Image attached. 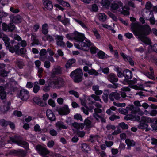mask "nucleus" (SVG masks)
<instances>
[{
	"mask_svg": "<svg viewBox=\"0 0 157 157\" xmlns=\"http://www.w3.org/2000/svg\"><path fill=\"white\" fill-rule=\"evenodd\" d=\"M137 128L140 129H145V131L147 132H148L150 129V128H148V124L141 121H140L139 124L137 125Z\"/></svg>",
	"mask_w": 157,
	"mask_h": 157,
	"instance_id": "2eb2a0df",
	"label": "nucleus"
},
{
	"mask_svg": "<svg viewBox=\"0 0 157 157\" xmlns=\"http://www.w3.org/2000/svg\"><path fill=\"white\" fill-rule=\"evenodd\" d=\"M2 40L4 42L6 48L7 49L10 46V39L7 35H4L2 37Z\"/></svg>",
	"mask_w": 157,
	"mask_h": 157,
	"instance_id": "c756f323",
	"label": "nucleus"
},
{
	"mask_svg": "<svg viewBox=\"0 0 157 157\" xmlns=\"http://www.w3.org/2000/svg\"><path fill=\"white\" fill-rule=\"evenodd\" d=\"M10 18L11 20L15 23H21L22 21V17L19 15L13 16V15L10 16Z\"/></svg>",
	"mask_w": 157,
	"mask_h": 157,
	"instance_id": "dca6fc26",
	"label": "nucleus"
},
{
	"mask_svg": "<svg viewBox=\"0 0 157 157\" xmlns=\"http://www.w3.org/2000/svg\"><path fill=\"white\" fill-rule=\"evenodd\" d=\"M43 3L45 7L44 10H45V8L47 10L51 11L53 8V5L52 1L49 0H43Z\"/></svg>",
	"mask_w": 157,
	"mask_h": 157,
	"instance_id": "9b49d317",
	"label": "nucleus"
},
{
	"mask_svg": "<svg viewBox=\"0 0 157 157\" xmlns=\"http://www.w3.org/2000/svg\"><path fill=\"white\" fill-rule=\"evenodd\" d=\"M62 73V68L60 66H57L54 67L51 71V77L54 78L56 75L61 74Z\"/></svg>",
	"mask_w": 157,
	"mask_h": 157,
	"instance_id": "9d476101",
	"label": "nucleus"
},
{
	"mask_svg": "<svg viewBox=\"0 0 157 157\" xmlns=\"http://www.w3.org/2000/svg\"><path fill=\"white\" fill-rule=\"evenodd\" d=\"M38 69V76L40 78H41L42 76V74L43 73V69L42 67H40L37 68Z\"/></svg>",
	"mask_w": 157,
	"mask_h": 157,
	"instance_id": "603ef678",
	"label": "nucleus"
},
{
	"mask_svg": "<svg viewBox=\"0 0 157 157\" xmlns=\"http://www.w3.org/2000/svg\"><path fill=\"white\" fill-rule=\"evenodd\" d=\"M55 143L54 141L51 140L49 141L47 143L48 147L49 148H52L54 146Z\"/></svg>",
	"mask_w": 157,
	"mask_h": 157,
	"instance_id": "680f3d73",
	"label": "nucleus"
},
{
	"mask_svg": "<svg viewBox=\"0 0 157 157\" xmlns=\"http://www.w3.org/2000/svg\"><path fill=\"white\" fill-rule=\"evenodd\" d=\"M83 75L82 71L80 68L75 70L70 74V77L75 83H78L82 81Z\"/></svg>",
	"mask_w": 157,
	"mask_h": 157,
	"instance_id": "7ed1b4c3",
	"label": "nucleus"
},
{
	"mask_svg": "<svg viewBox=\"0 0 157 157\" xmlns=\"http://www.w3.org/2000/svg\"><path fill=\"white\" fill-rule=\"evenodd\" d=\"M121 55L125 61L128 62L132 66H134V62L132 58L129 56H126L123 53H121Z\"/></svg>",
	"mask_w": 157,
	"mask_h": 157,
	"instance_id": "f3484780",
	"label": "nucleus"
},
{
	"mask_svg": "<svg viewBox=\"0 0 157 157\" xmlns=\"http://www.w3.org/2000/svg\"><path fill=\"white\" fill-rule=\"evenodd\" d=\"M48 24L47 23L43 24L42 26V33L44 35H46L48 33Z\"/></svg>",
	"mask_w": 157,
	"mask_h": 157,
	"instance_id": "7c9ffc66",
	"label": "nucleus"
},
{
	"mask_svg": "<svg viewBox=\"0 0 157 157\" xmlns=\"http://www.w3.org/2000/svg\"><path fill=\"white\" fill-rule=\"evenodd\" d=\"M108 86L110 88L116 89L118 86V84L114 82L113 83V84H109Z\"/></svg>",
	"mask_w": 157,
	"mask_h": 157,
	"instance_id": "0e129e2a",
	"label": "nucleus"
},
{
	"mask_svg": "<svg viewBox=\"0 0 157 157\" xmlns=\"http://www.w3.org/2000/svg\"><path fill=\"white\" fill-rule=\"evenodd\" d=\"M84 125H86V128L87 129H90L93 127L91 121L87 118L85 119L84 121Z\"/></svg>",
	"mask_w": 157,
	"mask_h": 157,
	"instance_id": "473e14b6",
	"label": "nucleus"
},
{
	"mask_svg": "<svg viewBox=\"0 0 157 157\" xmlns=\"http://www.w3.org/2000/svg\"><path fill=\"white\" fill-rule=\"evenodd\" d=\"M20 48V43H18L17 44L13 47H12L10 45L7 49H8L11 52L13 53L14 52L16 54H19V49Z\"/></svg>",
	"mask_w": 157,
	"mask_h": 157,
	"instance_id": "4468645a",
	"label": "nucleus"
},
{
	"mask_svg": "<svg viewBox=\"0 0 157 157\" xmlns=\"http://www.w3.org/2000/svg\"><path fill=\"white\" fill-rule=\"evenodd\" d=\"M35 148L37 151L38 153L42 156H44L50 153V151L47 148L40 144L36 146Z\"/></svg>",
	"mask_w": 157,
	"mask_h": 157,
	"instance_id": "0eeeda50",
	"label": "nucleus"
},
{
	"mask_svg": "<svg viewBox=\"0 0 157 157\" xmlns=\"http://www.w3.org/2000/svg\"><path fill=\"white\" fill-rule=\"evenodd\" d=\"M99 19L102 22L105 21L106 20L107 16L104 13H100L98 14Z\"/></svg>",
	"mask_w": 157,
	"mask_h": 157,
	"instance_id": "c9c22d12",
	"label": "nucleus"
},
{
	"mask_svg": "<svg viewBox=\"0 0 157 157\" xmlns=\"http://www.w3.org/2000/svg\"><path fill=\"white\" fill-rule=\"evenodd\" d=\"M107 79L111 83H113L118 81V79L116 75L113 73H110L107 77Z\"/></svg>",
	"mask_w": 157,
	"mask_h": 157,
	"instance_id": "6ab92c4d",
	"label": "nucleus"
},
{
	"mask_svg": "<svg viewBox=\"0 0 157 157\" xmlns=\"http://www.w3.org/2000/svg\"><path fill=\"white\" fill-rule=\"evenodd\" d=\"M119 116L116 115L114 114L112 115L109 117V119L111 121H113L116 119H119Z\"/></svg>",
	"mask_w": 157,
	"mask_h": 157,
	"instance_id": "052dcab7",
	"label": "nucleus"
},
{
	"mask_svg": "<svg viewBox=\"0 0 157 157\" xmlns=\"http://www.w3.org/2000/svg\"><path fill=\"white\" fill-rule=\"evenodd\" d=\"M97 55L100 59H103L105 57V53L102 51H100L98 52Z\"/></svg>",
	"mask_w": 157,
	"mask_h": 157,
	"instance_id": "37998d69",
	"label": "nucleus"
},
{
	"mask_svg": "<svg viewBox=\"0 0 157 157\" xmlns=\"http://www.w3.org/2000/svg\"><path fill=\"white\" fill-rule=\"evenodd\" d=\"M151 3L149 1L147 2L146 3L144 8L150 10V9L152 7Z\"/></svg>",
	"mask_w": 157,
	"mask_h": 157,
	"instance_id": "13d9d810",
	"label": "nucleus"
},
{
	"mask_svg": "<svg viewBox=\"0 0 157 157\" xmlns=\"http://www.w3.org/2000/svg\"><path fill=\"white\" fill-rule=\"evenodd\" d=\"M155 120L154 119H151L147 116H143L141 118V121L145 123H153L155 121Z\"/></svg>",
	"mask_w": 157,
	"mask_h": 157,
	"instance_id": "bb28decb",
	"label": "nucleus"
},
{
	"mask_svg": "<svg viewBox=\"0 0 157 157\" xmlns=\"http://www.w3.org/2000/svg\"><path fill=\"white\" fill-rule=\"evenodd\" d=\"M75 20L77 22L78 24L80 25L83 28H87V26H86L85 24L82 21L79 20L77 19H75Z\"/></svg>",
	"mask_w": 157,
	"mask_h": 157,
	"instance_id": "864d4df0",
	"label": "nucleus"
},
{
	"mask_svg": "<svg viewBox=\"0 0 157 157\" xmlns=\"http://www.w3.org/2000/svg\"><path fill=\"white\" fill-rule=\"evenodd\" d=\"M74 119L77 120H79L81 121H82L83 119L81 115L80 114H76L74 116Z\"/></svg>",
	"mask_w": 157,
	"mask_h": 157,
	"instance_id": "3c124183",
	"label": "nucleus"
},
{
	"mask_svg": "<svg viewBox=\"0 0 157 157\" xmlns=\"http://www.w3.org/2000/svg\"><path fill=\"white\" fill-rule=\"evenodd\" d=\"M81 147L82 151L86 152H88L90 150L89 146L86 143L82 144L81 145Z\"/></svg>",
	"mask_w": 157,
	"mask_h": 157,
	"instance_id": "72a5a7b5",
	"label": "nucleus"
},
{
	"mask_svg": "<svg viewBox=\"0 0 157 157\" xmlns=\"http://www.w3.org/2000/svg\"><path fill=\"white\" fill-rule=\"evenodd\" d=\"M31 40L33 41V42L31 43L32 46L36 44L38 45L39 44V40L37 38V36L36 35H32L31 38Z\"/></svg>",
	"mask_w": 157,
	"mask_h": 157,
	"instance_id": "f704fd0d",
	"label": "nucleus"
},
{
	"mask_svg": "<svg viewBox=\"0 0 157 157\" xmlns=\"http://www.w3.org/2000/svg\"><path fill=\"white\" fill-rule=\"evenodd\" d=\"M109 98L112 101H113L115 99L117 100H122V98L120 96V94L117 92H112L109 94Z\"/></svg>",
	"mask_w": 157,
	"mask_h": 157,
	"instance_id": "1a4fd4ad",
	"label": "nucleus"
},
{
	"mask_svg": "<svg viewBox=\"0 0 157 157\" xmlns=\"http://www.w3.org/2000/svg\"><path fill=\"white\" fill-rule=\"evenodd\" d=\"M12 152V153L15 154L16 155L19 157H25L27 154L26 151L21 149L17 150H13Z\"/></svg>",
	"mask_w": 157,
	"mask_h": 157,
	"instance_id": "ddd939ff",
	"label": "nucleus"
},
{
	"mask_svg": "<svg viewBox=\"0 0 157 157\" xmlns=\"http://www.w3.org/2000/svg\"><path fill=\"white\" fill-rule=\"evenodd\" d=\"M109 93L108 92H104L102 96L103 101L105 103H107L108 100Z\"/></svg>",
	"mask_w": 157,
	"mask_h": 157,
	"instance_id": "a19ab883",
	"label": "nucleus"
},
{
	"mask_svg": "<svg viewBox=\"0 0 157 157\" xmlns=\"http://www.w3.org/2000/svg\"><path fill=\"white\" fill-rule=\"evenodd\" d=\"M46 114L48 118L52 121L56 120V117L52 111L50 109H48L46 111Z\"/></svg>",
	"mask_w": 157,
	"mask_h": 157,
	"instance_id": "a211bd4d",
	"label": "nucleus"
},
{
	"mask_svg": "<svg viewBox=\"0 0 157 157\" xmlns=\"http://www.w3.org/2000/svg\"><path fill=\"white\" fill-rule=\"evenodd\" d=\"M9 121H7L5 119H0V125L3 127H5L8 125Z\"/></svg>",
	"mask_w": 157,
	"mask_h": 157,
	"instance_id": "4c0bfd02",
	"label": "nucleus"
},
{
	"mask_svg": "<svg viewBox=\"0 0 157 157\" xmlns=\"http://www.w3.org/2000/svg\"><path fill=\"white\" fill-rule=\"evenodd\" d=\"M116 109V107L114 106H112L109 109L107 110L106 112L108 114L110 115L112 113V110L115 111Z\"/></svg>",
	"mask_w": 157,
	"mask_h": 157,
	"instance_id": "8fccbe9b",
	"label": "nucleus"
},
{
	"mask_svg": "<svg viewBox=\"0 0 157 157\" xmlns=\"http://www.w3.org/2000/svg\"><path fill=\"white\" fill-rule=\"evenodd\" d=\"M19 97L22 101H27L30 97L29 92L26 90L23 89L20 91L18 95Z\"/></svg>",
	"mask_w": 157,
	"mask_h": 157,
	"instance_id": "6e6552de",
	"label": "nucleus"
},
{
	"mask_svg": "<svg viewBox=\"0 0 157 157\" xmlns=\"http://www.w3.org/2000/svg\"><path fill=\"white\" fill-rule=\"evenodd\" d=\"M98 153V154L100 155L101 157H107V156L106 153L103 151H101Z\"/></svg>",
	"mask_w": 157,
	"mask_h": 157,
	"instance_id": "774afa93",
	"label": "nucleus"
},
{
	"mask_svg": "<svg viewBox=\"0 0 157 157\" xmlns=\"http://www.w3.org/2000/svg\"><path fill=\"white\" fill-rule=\"evenodd\" d=\"M88 73L90 75H94L95 76H97L99 74L98 72H97L95 70L93 69H90Z\"/></svg>",
	"mask_w": 157,
	"mask_h": 157,
	"instance_id": "c03bdc74",
	"label": "nucleus"
},
{
	"mask_svg": "<svg viewBox=\"0 0 157 157\" xmlns=\"http://www.w3.org/2000/svg\"><path fill=\"white\" fill-rule=\"evenodd\" d=\"M34 129L35 132H38L39 133H41L42 132V130L38 124H36L34 126Z\"/></svg>",
	"mask_w": 157,
	"mask_h": 157,
	"instance_id": "a18cd8bd",
	"label": "nucleus"
},
{
	"mask_svg": "<svg viewBox=\"0 0 157 157\" xmlns=\"http://www.w3.org/2000/svg\"><path fill=\"white\" fill-rule=\"evenodd\" d=\"M92 31L93 32L94 34L97 39H99L100 38V34L98 33V31L95 28H94L92 30Z\"/></svg>",
	"mask_w": 157,
	"mask_h": 157,
	"instance_id": "de8ad7c7",
	"label": "nucleus"
},
{
	"mask_svg": "<svg viewBox=\"0 0 157 157\" xmlns=\"http://www.w3.org/2000/svg\"><path fill=\"white\" fill-rule=\"evenodd\" d=\"M70 111L68 106L65 105L60 108L59 110V113L61 115H66L69 113Z\"/></svg>",
	"mask_w": 157,
	"mask_h": 157,
	"instance_id": "aec40b11",
	"label": "nucleus"
},
{
	"mask_svg": "<svg viewBox=\"0 0 157 157\" xmlns=\"http://www.w3.org/2000/svg\"><path fill=\"white\" fill-rule=\"evenodd\" d=\"M123 75L125 78V82H128V80L131 79L132 77V71L128 69H125L123 71Z\"/></svg>",
	"mask_w": 157,
	"mask_h": 157,
	"instance_id": "f8f14e48",
	"label": "nucleus"
},
{
	"mask_svg": "<svg viewBox=\"0 0 157 157\" xmlns=\"http://www.w3.org/2000/svg\"><path fill=\"white\" fill-rule=\"evenodd\" d=\"M11 105V102L10 101L5 102L2 108L1 109V111L4 114L6 113L10 109Z\"/></svg>",
	"mask_w": 157,
	"mask_h": 157,
	"instance_id": "412c9836",
	"label": "nucleus"
},
{
	"mask_svg": "<svg viewBox=\"0 0 157 157\" xmlns=\"http://www.w3.org/2000/svg\"><path fill=\"white\" fill-rule=\"evenodd\" d=\"M91 97L95 101H99L101 102L102 101L101 99L100 98V97L97 95L93 94L91 95Z\"/></svg>",
	"mask_w": 157,
	"mask_h": 157,
	"instance_id": "5fc2aeb1",
	"label": "nucleus"
},
{
	"mask_svg": "<svg viewBox=\"0 0 157 157\" xmlns=\"http://www.w3.org/2000/svg\"><path fill=\"white\" fill-rule=\"evenodd\" d=\"M98 10V8L96 4H93L92 6V8L90 10L91 11L94 12H96Z\"/></svg>",
	"mask_w": 157,
	"mask_h": 157,
	"instance_id": "bf43d9fd",
	"label": "nucleus"
},
{
	"mask_svg": "<svg viewBox=\"0 0 157 157\" xmlns=\"http://www.w3.org/2000/svg\"><path fill=\"white\" fill-rule=\"evenodd\" d=\"M131 30L134 35L145 44H151V40L146 36L149 35L151 32L150 26L148 25H141L138 22H132L131 25Z\"/></svg>",
	"mask_w": 157,
	"mask_h": 157,
	"instance_id": "f257e3e1",
	"label": "nucleus"
},
{
	"mask_svg": "<svg viewBox=\"0 0 157 157\" xmlns=\"http://www.w3.org/2000/svg\"><path fill=\"white\" fill-rule=\"evenodd\" d=\"M125 142L128 146L127 148L128 149H130V147L134 146L135 144V142L133 140H130L129 139H126Z\"/></svg>",
	"mask_w": 157,
	"mask_h": 157,
	"instance_id": "c85d7f7f",
	"label": "nucleus"
},
{
	"mask_svg": "<svg viewBox=\"0 0 157 157\" xmlns=\"http://www.w3.org/2000/svg\"><path fill=\"white\" fill-rule=\"evenodd\" d=\"M49 133L52 136H56L58 134L57 131L56 130L53 129L50 130Z\"/></svg>",
	"mask_w": 157,
	"mask_h": 157,
	"instance_id": "69168bd1",
	"label": "nucleus"
},
{
	"mask_svg": "<svg viewBox=\"0 0 157 157\" xmlns=\"http://www.w3.org/2000/svg\"><path fill=\"white\" fill-rule=\"evenodd\" d=\"M55 126L56 128L59 130L63 129H66L67 127L64 125V123L61 121H58L55 124Z\"/></svg>",
	"mask_w": 157,
	"mask_h": 157,
	"instance_id": "a878e982",
	"label": "nucleus"
},
{
	"mask_svg": "<svg viewBox=\"0 0 157 157\" xmlns=\"http://www.w3.org/2000/svg\"><path fill=\"white\" fill-rule=\"evenodd\" d=\"M33 101L36 104L41 106H44L46 104L43 102L41 99L37 97H34L33 99Z\"/></svg>",
	"mask_w": 157,
	"mask_h": 157,
	"instance_id": "b1692460",
	"label": "nucleus"
},
{
	"mask_svg": "<svg viewBox=\"0 0 157 157\" xmlns=\"http://www.w3.org/2000/svg\"><path fill=\"white\" fill-rule=\"evenodd\" d=\"M129 108L130 110L132 111L131 113L133 114L136 113L140 110L139 108H137L135 107L133 105L130 106Z\"/></svg>",
	"mask_w": 157,
	"mask_h": 157,
	"instance_id": "ea45409f",
	"label": "nucleus"
},
{
	"mask_svg": "<svg viewBox=\"0 0 157 157\" xmlns=\"http://www.w3.org/2000/svg\"><path fill=\"white\" fill-rule=\"evenodd\" d=\"M47 53V51L45 49H42L40 52V59L41 60H44V56Z\"/></svg>",
	"mask_w": 157,
	"mask_h": 157,
	"instance_id": "e433bc0d",
	"label": "nucleus"
},
{
	"mask_svg": "<svg viewBox=\"0 0 157 157\" xmlns=\"http://www.w3.org/2000/svg\"><path fill=\"white\" fill-rule=\"evenodd\" d=\"M9 143L11 144L15 143L19 145H23L25 149H28L29 147L28 143L22 140L19 136H15L13 137H10V139L8 140Z\"/></svg>",
	"mask_w": 157,
	"mask_h": 157,
	"instance_id": "39448f33",
	"label": "nucleus"
},
{
	"mask_svg": "<svg viewBox=\"0 0 157 157\" xmlns=\"http://www.w3.org/2000/svg\"><path fill=\"white\" fill-rule=\"evenodd\" d=\"M142 16L145 19L149 18L147 16V14L151 15L150 14H153L150 10L145 8H144L142 10Z\"/></svg>",
	"mask_w": 157,
	"mask_h": 157,
	"instance_id": "393cba45",
	"label": "nucleus"
},
{
	"mask_svg": "<svg viewBox=\"0 0 157 157\" xmlns=\"http://www.w3.org/2000/svg\"><path fill=\"white\" fill-rule=\"evenodd\" d=\"M106 128L107 130H114L116 129V127L114 125L109 124L106 125Z\"/></svg>",
	"mask_w": 157,
	"mask_h": 157,
	"instance_id": "4d7b16f0",
	"label": "nucleus"
},
{
	"mask_svg": "<svg viewBox=\"0 0 157 157\" xmlns=\"http://www.w3.org/2000/svg\"><path fill=\"white\" fill-rule=\"evenodd\" d=\"M64 80L61 78H59L56 80L51 82V86L52 88H59L62 87L64 84Z\"/></svg>",
	"mask_w": 157,
	"mask_h": 157,
	"instance_id": "423d86ee",
	"label": "nucleus"
},
{
	"mask_svg": "<svg viewBox=\"0 0 157 157\" xmlns=\"http://www.w3.org/2000/svg\"><path fill=\"white\" fill-rule=\"evenodd\" d=\"M76 60L74 58L71 59L67 60L66 62L65 67L67 69L69 68L74 66V64L75 63Z\"/></svg>",
	"mask_w": 157,
	"mask_h": 157,
	"instance_id": "5701e85b",
	"label": "nucleus"
},
{
	"mask_svg": "<svg viewBox=\"0 0 157 157\" xmlns=\"http://www.w3.org/2000/svg\"><path fill=\"white\" fill-rule=\"evenodd\" d=\"M150 70L151 73H147L146 74V75L150 78L153 80H155V78L154 77V71L153 68L151 67H150Z\"/></svg>",
	"mask_w": 157,
	"mask_h": 157,
	"instance_id": "2f4dec72",
	"label": "nucleus"
},
{
	"mask_svg": "<svg viewBox=\"0 0 157 157\" xmlns=\"http://www.w3.org/2000/svg\"><path fill=\"white\" fill-rule=\"evenodd\" d=\"M71 126L77 130L82 129L84 127V124L83 123H78L76 122H74L72 124Z\"/></svg>",
	"mask_w": 157,
	"mask_h": 157,
	"instance_id": "4be33fe9",
	"label": "nucleus"
},
{
	"mask_svg": "<svg viewBox=\"0 0 157 157\" xmlns=\"http://www.w3.org/2000/svg\"><path fill=\"white\" fill-rule=\"evenodd\" d=\"M119 125L123 129H127L128 128V125L125 124L124 122L119 123Z\"/></svg>",
	"mask_w": 157,
	"mask_h": 157,
	"instance_id": "49530a36",
	"label": "nucleus"
},
{
	"mask_svg": "<svg viewBox=\"0 0 157 157\" xmlns=\"http://www.w3.org/2000/svg\"><path fill=\"white\" fill-rule=\"evenodd\" d=\"M122 11L121 12V13L123 15H128L130 14L129 10V8L127 6H124L122 8Z\"/></svg>",
	"mask_w": 157,
	"mask_h": 157,
	"instance_id": "cd10ccee",
	"label": "nucleus"
},
{
	"mask_svg": "<svg viewBox=\"0 0 157 157\" xmlns=\"http://www.w3.org/2000/svg\"><path fill=\"white\" fill-rule=\"evenodd\" d=\"M151 16L149 17L148 19H145L146 20H149L150 24L152 25H154L155 24V21L154 16L153 13L150 14Z\"/></svg>",
	"mask_w": 157,
	"mask_h": 157,
	"instance_id": "58836bf2",
	"label": "nucleus"
},
{
	"mask_svg": "<svg viewBox=\"0 0 157 157\" xmlns=\"http://www.w3.org/2000/svg\"><path fill=\"white\" fill-rule=\"evenodd\" d=\"M73 35L74 39L78 42V43H75V46L78 49L85 51H88L91 45L90 42L87 40H84V35L78 32H75Z\"/></svg>",
	"mask_w": 157,
	"mask_h": 157,
	"instance_id": "f03ea898",
	"label": "nucleus"
},
{
	"mask_svg": "<svg viewBox=\"0 0 157 157\" xmlns=\"http://www.w3.org/2000/svg\"><path fill=\"white\" fill-rule=\"evenodd\" d=\"M15 28V26L13 23H11L8 25V31H13Z\"/></svg>",
	"mask_w": 157,
	"mask_h": 157,
	"instance_id": "09e8293b",
	"label": "nucleus"
},
{
	"mask_svg": "<svg viewBox=\"0 0 157 157\" xmlns=\"http://www.w3.org/2000/svg\"><path fill=\"white\" fill-rule=\"evenodd\" d=\"M16 64L20 68H22L24 66V63L23 61L20 59H18L17 60Z\"/></svg>",
	"mask_w": 157,
	"mask_h": 157,
	"instance_id": "79ce46f5",
	"label": "nucleus"
},
{
	"mask_svg": "<svg viewBox=\"0 0 157 157\" xmlns=\"http://www.w3.org/2000/svg\"><path fill=\"white\" fill-rule=\"evenodd\" d=\"M56 44L58 46L63 47H64L65 46V43L63 40L56 41Z\"/></svg>",
	"mask_w": 157,
	"mask_h": 157,
	"instance_id": "e2e57ef3",
	"label": "nucleus"
},
{
	"mask_svg": "<svg viewBox=\"0 0 157 157\" xmlns=\"http://www.w3.org/2000/svg\"><path fill=\"white\" fill-rule=\"evenodd\" d=\"M118 111L121 114L124 115H126L128 113V111L124 109L120 108L118 109Z\"/></svg>",
	"mask_w": 157,
	"mask_h": 157,
	"instance_id": "6e6d98bb",
	"label": "nucleus"
},
{
	"mask_svg": "<svg viewBox=\"0 0 157 157\" xmlns=\"http://www.w3.org/2000/svg\"><path fill=\"white\" fill-rule=\"evenodd\" d=\"M105 144L107 147H110L113 145L114 143L112 141H107L106 140L105 142Z\"/></svg>",
	"mask_w": 157,
	"mask_h": 157,
	"instance_id": "338daca9",
	"label": "nucleus"
},
{
	"mask_svg": "<svg viewBox=\"0 0 157 157\" xmlns=\"http://www.w3.org/2000/svg\"><path fill=\"white\" fill-rule=\"evenodd\" d=\"M5 87L0 86V98L2 100L6 98V92L5 90L7 91L8 93L14 90V87L12 86V82H10L6 83L5 86Z\"/></svg>",
	"mask_w": 157,
	"mask_h": 157,
	"instance_id": "20e7f679",
	"label": "nucleus"
}]
</instances>
